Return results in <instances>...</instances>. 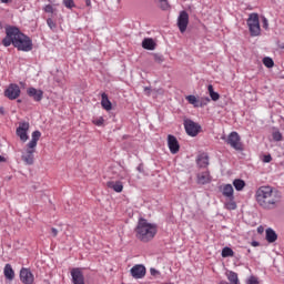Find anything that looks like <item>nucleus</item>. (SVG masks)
<instances>
[{
	"label": "nucleus",
	"instance_id": "obj_18",
	"mask_svg": "<svg viewBox=\"0 0 284 284\" xmlns=\"http://www.w3.org/2000/svg\"><path fill=\"white\" fill-rule=\"evenodd\" d=\"M226 278L230 281V283L227 281H221L220 284H241L239 281V274H236L234 271L227 272Z\"/></svg>",
	"mask_w": 284,
	"mask_h": 284
},
{
	"label": "nucleus",
	"instance_id": "obj_45",
	"mask_svg": "<svg viewBox=\"0 0 284 284\" xmlns=\"http://www.w3.org/2000/svg\"><path fill=\"white\" fill-rule=\"evenodd\" d=\"M253 247H258V242L254 241L252 242Z\"/></svg>",
	"mask_w": 284,
	"mask_h": 284
},
{
	"label": "nucleus",
	"instance_id": "obj_38",
	"mask_svg": "<svg viewBox=\"0 0 284 284\" xmlns=\"http://www.w3.org/2000/svg\"><path fill=\"white\" fill-rule=\"evenodd\" d=\"M262 28H264V30H270V22L265 17H262Z\"/></svg>",
	"mask_w": 284,
	"mask_h": 284
},
{
	"label": "nucleus",
	"instance_id": "obj_43",
	"mask_svg": "<svg viewBox=\"0 0 284 284\" xmlns=\"http://www.w3.org/2000/svg\"><path fill=\"white\" fill-rule=\"evenodd\" d=\"M150 92H152V89H150L149 87L144 88V93L150 97Z\"/></svg>",
	"mask_w": 284,
	"mask_h": 284
},
{
	"label": "nucleus",
	"instance_id": "obj_41",
	"mask_svg": "<svg viewBox=\"0 0 284 284\" xmlns=\"http://www.w3.org/2000/svg\"><path fill=\"white\" fill-rule=\"evenodd\" d=\"M150 274H151V276H159V274H161V272L156 271V268H150Z\"/></svg>",
	"mask_w": 284,
	"mask_h": 284
},
{
	"label": "nucleus",
	"instance_id": "obj_48",
	"mask_svg": "<svg viewBox=\"0 0 284 284\" xmlns=\"http://www.w3.org/2000/svg\"><path fill=\"white\" fill-rule=\"evenodd\" d=\"M0 114H4L3 106L0 108Z\"/></svg>",
	"mask_w": 284,
	"mask_h": 284
},
{
	"label": "nucleus",
	"instance_id": "obj_13",
	"mask_svg": "<svg viewBox=\"0 0 284 284\" xmlns=\"http://www.w3.org/2000/svg\"><path fill=\"white\" fill-rule=\"evenodd\" d=\"M20 281H22L24 284H32L34 283V275H32V272L28 268H22L20 271Z\"/></svg>",
	"mask_w": 284,
	"mask_h": 284
},
{
	"label": "nucleus",
	"instance_id": "obj_4",
	"mask_svg": "<svg viewBox=\"0 0 284 284\" xmlns=\"http://www.w3.org/2000/svg\"><path fill=\"white\" fill-rule=\"evenodd\" d=\"M251 37H261V22L258 21V13H251L246 20Z\"/></svg>",
	"mask_w": 284,
	"mask_h": 284
},
{
	"label": "nucleus",
	"instance_id": "obj_44",
	"mask_svg": "<svg viewBox=\"0 0 284 284\" xmlns=\"http://www.w3.org/2000/svg\"><path fill=\"white\" fill-rule=\"evenodd\" d=\"M52 236H57L59 234V231L57 229H51Z\"/></svg>",
	"mask_w": 284,
	"mask_h": 284
},
{
	"label": "nucleus",
	"instance_id": "obj_42",
	"mask_svg": "<svg viewBox=\"0 0 284 284\" xmlns=\"http://www.w3.org/2000/svg\"><path fill=\"white\" fill-rule=\"evenodd\" d=\"M263 161H264V163H271L272 162V155H264Z\"/></svg>",
	"mask_w": 284,
	"mask_h": 284
},
{
	"label": "nucleus",
	"instance_id": "obj_34",
	"mask_svg": "<svg viewBox=\"0 0 284 284\" xmlns=\"http://www.w3.org/2000/svg\"><path fill=\"white\" fill-rule=\"evenodd\" d=\"M94 125H98L99 128H101V125H103V123H105V120L103 119V116L100 118H95L93 120Z\"/></svg>",
	"mask_w": 284,
	"mask_h": 284
},
{
	"label": "nucleus",
	"instance_id": "obj_7",
	"mask_svg": "<svg viewBox=\"0 0 284 284\" xmlns=\"http://www.w3.org/2000/svg\"><path fill=\"white\" fill-rule=\"evenodd\" d=\"M4 97L10 101H14L16 99H19V97H21V88H19V84H16V83L9 84V88L4 90Z\"/></svg>",
	"mask_w": 284,
	"mask_h": 284
},
{
	"label": "nucleus",
	"instance_id": "obj_2",
	"mask_svg": "<svg viewBox=\"0 0 284 284\" xmlns=\"http://www.w3.org/2000/svg\"><path fill=\"white\" fill-rule=\"evenodd\" d=\"M283 194L271 185L260 186L255 191V201L263 210H276L281 205Z\"/></svg>",
	"mask_w": 284,
	"mask_h": 284
},
{
	"label": "nucleus",
	"instance_id": "obj_5",
	"mask_svg": "<svg viewBox=\"0 0 284 284\" xmlns=\"http://www.w3.org/2000/svg\"><path fill=\"white\" fill-rule=\"evenodd\" d=\"M227 145H231L233 150L241 151L243 150V144L241 143V135L236 131H233L229 134L226 139Z\"/></svg>",
	"mask_w": 284,
	"mask_h": 284
},
{
	"label": "nucleus",
	"instance_id": "obj_22",
	"mask_svg": "<svg viewBox=\"0 0 284 284\" xmlns=\"http://www.w3.org/2000/svg\"><path fill=\"white\" fill-rule=\"evenodd\" d=\"M197 165L200 168H207V165H210V158L207 154L203 153L197 158Z\"/></svg>",
	"mask_w": 284,
	"mask_h": 284
},
{
	"label": "nucleus",
	"instance_id": "obj_40",
	"mask_svg": "<svg viewBox=\"0 0 284 284\" xmlns=\"http://www.w3.org/2000/svg\"><path fill=\"white\" fill-rule=\"evenodd\" d=\"M247 284H258V278L255 276H251L247 281Z\"/></svg>",
	"mask_w": 284,
	"mask_h": 284
},
{
	"label": "nucleus",
	"instance_id": "obj_11",
	"mask_svg": "<svg viewBox=\"0 0 284 284\" xmlns=\"http://www.w3.org/2000/svg\"><path fill=\"white\" fill-rule=\"evenodd\" d=\"M168 145L171 154H179V150H181V145L179 144V140L174 135H168Z\"/></svg>",
	"mask_w": 284,
	"mask_h": 284
},
{
	"label": "nucleus",
	"instance_id": "obj_28",
	"mask_svg": "<svg viewBox=\"0 0 284 284\" xmlns=\"http://www.w3.org/2000/svg\"><path fill=\"white\" fill-rule=\"evenodd\" d=\"M185 99L191 105H193V108H199L200 100L196 99L195 95H186Z\"/></svg>",
	"mask_w": 284,
	"mask_h": 284
},
{
	"label": "nucleus",
	"instance_id": "obj_37",
	"mask_svg": "<svg viewBox=\"0 0 284 284\" xmlns=\"http://www.w3.org/2000/svg\"><path fill=\"white\" fill-rule=\"evenodd\" d=\"M273 139L275 141H283V134L280 131L273 132Z\"/></svg>",
	"mask_w": 284,
	"mask_h": 284
},
{
	"label": "nucleus",
	"instance_id": "obj_12",
	"mask_svg": "<svg viewBox=\"0 0 284 284\" xmlns=\"http://www.w3.org/2000/svg\"><path fill=\"white\" fill-rule=\"evenodd\" d=\"M71 276L73 284H85V277L83 276V272H81V268L71 270Z\"/></svg>",
	"mask_w": 284,
	"mask_h": 284
},
{
	"label": "nucleus",
	"instance_id": "obj_46",
	"mask_svg": "<svg viewBox=\"0 0 284 284\" xmlns=\"http://www.w3.org/2000/svg\"><path fill=\"white\" fill-rule=\"evenodd\" d=\"M85 4H87L88 7H90V6H92V1L85 0Z\"/></svg>",
	"mask_w": 284,
	"mask_h": 284
},
{
	"label": "nucleus",
	"instance_id": "obj_21",
	"mask_svg": "<svg viewBox=\"0 0 284 284\" xmlns=\"http://www.w3.org/2000/svg\"><path fill=\"white\" fill-rule=\"evenodd\" d=\"M142 48H144V50H154V48H156V43L154 42L153 39L151 38H145L142 41Z\"/></svg>",
	"mask_w": 284,
	"mask_h": 284
},
{
	"label": "nucleus",
	"instance_id": "obj_49",
	"mask_svg": "<svg viewBox=\"0 0 284 284\" xmlns=\"http://www.w3.org/2000/svg\"><path fill=\"white\" fill-rule=\"evenodd\" d=\"M232 210H236V204L235 203H232Z\"/></svg>",
	"mask_w": 284,
	"mask_h": 284
},
{
	"label": "nucleus",
	"instance_id": "obj_20",
	"mask_svg": "<svg viewBox=\"0 0 284 284\" xmlns=\"http://www.w3.org/2000/svg\"><path fill=\"white\" fill-rule=\"evenodd\" d=\"M101 97H102V100H101L102 108L106 110V112H110V110H112V102H110V99H108L106 93H102Z\"/></svg>",
	"mask_w": 284,
	"mask_h": 284
},
{
	"label": "nucleus",
	"instance_id": "obj_19",
	"mask_svg": "<svg viewBox=\"0 0 284 284\" xmlns=\"http://www.w3.org/2000/svg\"><path fill=\"white\" fill-rule=\"evenodd\" d=\"M3 274L8 281H14V270L12 268V265L6 264Z\"/></svg>",
	"mask_w": 284,
	"mask_h": 284
},
{
	"label": "nucleus",
	"instance_id": "obj_6",
	"mask_svg": "<svg viewBox=\"0 0 284 284\" xmlns=\"http://www.w3.org/2000/svg\"><path fill=\"white\" fill-rule=\"evenodd\" d=\"M37 152V148H31L27 144L24 152H22L21 159L24 165H34V153Z\"/></svg>",
	"mask_w": 284,
	"mask_h": 284
},
{
	"label": "nucleus",
	"instance_id": "obj_24",
	"mask_svg": "<svg viewBox=\"0 0 284 284\" xmlns=\"http://www.w3.org/2000/svg\"><path fill=\"white\" fill-rule=\"evenodd\" d=\"M39 139H41V131H34L32 133L31 141L27 145H30L31 148H37V143H39Z\"/></svg>",
	"mask_w": 284,
	"mask_h": 284
},
{
	"label": "nucleus",
	"instance_id": "obj_29",
	"mask_svg": "<svg viewBox=\"0 0 284 284\" xmlns=\"http://www.w3.org/2000/svg\"><path fill=\"white\" fill-rule=\"evenodd\" d=\"M229 256H234V251L226 246L222 250V257L227 258Z\"/></svg>",
	"mask_w": 284,
	"mask_h": 284
},
{
	"label": "nucleus",
	"instance_id": "obj_47",
	"mask_svg": "<svg viewBox=\"0 0 284 284\" xmlns=\"http://www.w3.org/2000/svg\"><path fill=\"white\" fill-rule=\"evenodd\" d=\"M0 163H6V159L2 155H0Z\"/></svg>",
	"mask_w": 284,
	"mask_h": 284
},
{
	"label": "nucleus",
	"instance_id": "obj_9",
	"mask_svg": "<svg viewBox=\"0 0 284 284\" xmlns=\"http://www.w3.org/2000/svg\"><path fill=\"white\" fill-rule=\"evenodd\" d=\"M190 23V14H187V11H181L180 16L178 18V27L180 32H185L187 30V24Z\"/></svg>",
	"mask_w": 284,
	"mask_h": 284
},
{
	"label": "nucleus",
	"instance_id": "obj_50",
	"mask_svg": "<svg viewBox=\"0 0 284 284\" xmlns=\"http://www.w3.org/2000/svg\"><path fill=\"white\" fill-rule=\"evenodd\" d=\"M10 0H1V3H9Z\"/></svg>",
	"mask_w": 284,
	"mask_h": 284
},
{
	"label": "nucleus",
	"instance_id": "obj_1",
	"mask_svg": "<svg viewBox=\"0 0 284 284\" xmlns=\"http://www.w3.org/2000/svg\"><path fill=\"white\" fill-rule=\"evenodd\" d=\"M6 37L2 39L4 48H17L19 52H30L32 50V39L26 36L21 30L14 26L4 27Z\"/></svg>",
	"mask_w": 284,
	"mask_h": 284
},
{
	"label": "nucleus",
	"instance_id": "obj_17",
	"mask_svg": "<svg viewBox=\"0 0 284 284\" xmlns=\"http://www.w3.org/2000/svg\"><path fill=\"white\" fill-rule=\"evenodd\" d=\"M27 94L29 97H31V99H33V101H38L39 102V101H41L43 99V91L37 90V89L32 88V87L27 90Z\"/></svg>",
	"mask_w": 284,
	"mask_h": 284
},
{
	"label": "nucleus",
	"instance_id": "obj_31",
	"mask_svg": "<svg viewBox=\"0 0 284 284\" xmlns=\"http://www.w3.org/2000/svg\"><path fill=\"white\" fill-rule=\"evenodd\" d=\"M210 101L211 100L207 97L201 98L200 102H199V108H205V105H207L210 103Z\"/></svg>",
	"mask_w": 284,
	"mask_h": 284
},
{
	"label": "nucleus",
	"instance_id": "obj_14",
	"mask_svg": "<svg viewBox=\"0 0 284 284\" xmlns=\"http://www.w3.org/2000/svg\"><path fill=\"white\" fill-rule=\"evenodd\" d=\"M130 272L133 278H143V276H145V266L136 264L130 270Z\"/></svg>",
	"mask_w": 284,
	"mask_h": 284
},
{
	"label": "nucleus",
	"instance_id": "obj_36",
	"mask_svg": "<svg viewBox=\"0 0 284 284\" xmlns=\"http://www.w3.org/2000/svg\"><path fill=\"white\" fill-rule=\"evenodd\" d=\"M63 3L69 10H72V8H74V0H63Z\"/></svg>",
	"mask_w": 284,
	"mask_h": 284
},
{
	"label": "nucleus",
	"instance_id": "obj_16",
	"mask_svg": "<svg viewBox=\"0 0 284 284\" xmlns=\"http://www.w3.org/2000/svg\"><path fill=\"white\" fill-rule=\"evenodd\" d=\"M221 191H222L223 196L229 199V201H233V199H234V186H232V184L222 185Z\"/></svg>",
	"mask_w": 284,
	"mask_h": 284
},
{
	"label": "nucleus",
	"instance_id": "obj_23",
	"mask_svg": "<svg viewBox=\"0 0 284 284\" xmlns=\"http://www.w3.org/2000/svg\"><path fill=\"white\" fill-rule=\"evenodd\" d=\"M278 239V235L276 234V232L272 229H267L266 230V241L267 243H276Z\"/></svg>",
	"mask_w": 284,
	"mask_h": 284
},
{
	"label": "nucleus",
	"instance_id": "obj_51",
	"mask_svg": "<svg viewBox=\"0 0 284 284\" xmlns=\"http://www.w3.org/2000/svg\"><path fill=\"white\" fill-rule=\"evenodd\" d=\"M49 1V3H54V0H48Z\"/></svg>",
	"mask_w": 284,
	"mask_h": 284
},
{
	"label": "nucleus",
	"instance_id": "obj_3",
	"mask_svg": "<svg viewBox=\"0 0 284 284\" xmlns=\"http://www.w3.org/2000/svg\"><path fill=\"white\" fill-rule=\"evenodd\" d=\"M159 229L156 224L148 222V220H140L135 227V236L142 243H150L156 236Z\"/></svg>",
	"mask_w": 284,
	"mask_h": 284
},
{
	"label": "nucleus",
	"instance_id": "obj_8",
	"mask_svg": "<svg viewBox=\"0 0 284 284\" xmlns=\"http://www.w3.org/2000/svg\"><path fill=\"white\" fill-rule=\"evenodd\" d=\"M184 130L189 136H196L201 132V125L192 120H184Z\"/></svg>",
	"mask_w": 284,
	"mask_h": 284
},
{
	"label": "nucleus",
	"instance_id": "obj_39",
	"mask_svg": "<svg viewBox=\"0 0 284 284\" xmlns=\"http://www.w3.org/2000/svg\"><path fill=\"white\" fill-rule=\"evenodd\" d=\"M154 61H156V63H163V55L154 54Z\"/></svg>",
	"mask_w": 284,
	"mask_h": 284
},
{
	"label": "nucleus",
	"instance_id": "obj_25",
	"mask_svg": "<svg viewBox=\"0 0 284 284\" xmlns=\"http://www.w3.org/2000/svg\"><path fill=\"white\" fill-rule=\"evenodd\" d=\"M108 187L114 190V192H123V183L122 182H108Z\"/></svg>",
	"mask_w": 284,
	"mask_h": 284
},
{
	"label": "nucleus",
	"instance_id": "obj_30",
	"mask_svg": "<svg viewBox=\"0 0 284 284\" xmlns=\"http://www.w3.org/2000/svg\"><path fill=\"white\" fill-rule=\"evenodd\" d=\"M263 63L266 68H274V60L272 58H264Z\"/></svg>",
	"mask_w": 284,
	"mask_h": 284
},
{
	"label": "nucleus",
	"instance_id": "obj_33",
	"mask_svg": "<svg viewBox=\"0 0 284 284\" xmlns=\"http://www.w3.org/2000/svg\"><path fill=\"white\" fill-rule=\"evenodd\" d=\"M47 24L50 28V30H57V23L54 22V20H52V18L47 19Z\"/></svg>",
	"mask_w": 284,
	"mask_h": 284
},
{
	"label": "nucleus",
	"instance_id": "obj_32",
	"mask_svg": "<svg viewBox=\"0 0 284 284\" xmlns=\"http://www.w3.org/2000/svg\"><path fill=\"white\" fill-rule=\"evenodd\" d=\"M159 7L161 8V10H170V3L168 2V0H161L159 2Z\"/></svg>",
	"mask_w": 284,
	"mask_h": 284
},
{
	"label": "nucleus",
	"instance_id": "obj_27",
	"mask_svg": "<svg viewBox=\"0 0 284 284\" xmlns=\"http://www.w3.org/2000/svg\"><path fill=\"white\" fill-rule=\"evenodd\" d=\"M233 185L237 192H242V190L245 187V181L236 179L233 181Z\"/></svg>",
	"mask_w": 284,
	"mask_h": 284
},
{
	"label": "nucleus",
	"instance_id": "obj_15",
	"mask_svg": "<svg viewBox=\"0 0 284 284\" xmlns=\"http://www.w3.org/2000/svg\"><path fill=\"white\" fill-rule=\"evenodd\" d=\"M197 183L199 185H207V183H212V175H210V171L199 173Z\"/></svg>",
	"mask_w": 284,
	"mask_h": 284
},
{
	"label": "nucleus",
	"instance_id": "obj_53",
	"mask_svg": "<svg viewBox=\"0 0 284 284\" xmlns=\"http://www.w3.org/2000/svg\"><path fill=\"white\" fill-rule=\"evenodd\" d=\"M161 2V0H158V3Z\"/></svg>",
	"mask_w": 284,
	"mask_h": 284
},
{
	"label": "nucleus",
	"instance_id": "obj_10",
	"mask_svg": "<svg viewBox=\"0 0 284 284\" xmlns=\"http://www.w3.org/2000/svg\"><path fill=\"white\" fill-rule=\"evenodd\" d=\"M28 130H30V123L28 122H20L17 129V135L19 136L20 141L26 143L28 141Z\"/></svg>",
	"mask_w": 284,
	"mask_h": 284
},
{
	"label": "nucleus",
	"instance_id": "obj_35",
	"mask_svg": "<svg viewBox=\"0 0 284 284\" xmlns=\"http://www.w3.org/2000/svg\"><path fill=\"white\" fill-rule=\"evenodd\" d=\"M43 11L48 14H54V8L51 4H47L43 7Z\"/></svg>",
	"mask_w": 284,
	"mask_h": 284
},
{
	"label": "nucleus",
	"instance_id": "obj_26",
	"mask_svg": "<svg viewBox=\"0 0 284 284\" xmlns=\"http://www.w3.org/2000/svg\"><path fill=\"white\" fill-rule=\"evenodd\" d=\"M207 90L212 101H219V99H221V95L214 91V87L212 84L207 85Z\"/></svg>",
	"mask_w": 284,
	"mask_h": 284
},
{
	"label": "nucleus",
	"instance_id": "obj_52",
	"mask_svg": "<svg viewBox=\"0 0 284 284\" xmlns=\"http://www.w3.org/2000/svg\"><path fill=\"white\" fill-rule=\"evenodd\" d=\"M139 172H141V166L138 168Z\"/></svg>",
	"mask_w": 284,
	"mask_h": 284
}]
</instances>
